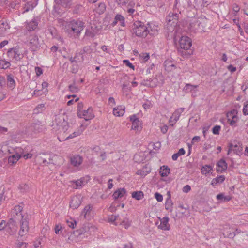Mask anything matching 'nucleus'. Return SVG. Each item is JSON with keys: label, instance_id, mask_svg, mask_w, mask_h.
<instances>
[{"label": "nucleus", "instance_id": "obj_1", "mask_svg": "<svg viewBox=\"0 0 248 248\" xmlns=\"http://www.w3.org/2000/svg\"><path fill=\"white\" fill-rule=\"evenodd\" d=\"M66 31L69 36H73L75 38L78 37L83 30L85 26L84 23L79 20H72L65 25Z\"/></svg>", "mask_w": 248, "mask_h": 248}, {"label": "nucleus", "instance_id": "obj_2", "mask_svg": "<svg viewBox=\"0 0 248 248\" xmlns=\"http://www.w3.org/2000/svg\"><path fill=\"white\" fill-rule=\"evenodd\" d=\"M130 31L137 36L141 38H145L148 34H151L148 28L140 21H136L133 23Z\"/></svg>", "mask_w": 248, "mask_h": 248}, {"label": "nucleus", "instance_id": "obj_3", "mask_svg": "<svg viewBox=\"0 0 248 248\" xmlns=\"http://www.w3.org/2000/svg\"><path fill=\"white\" fill-rule=\"evenodd\" d=\"M179 13L170 12L166 17L167 24L166 25V31L168 33H172L174 31L175 27L178 22Z\"/></svg>", "mask_w": 248, "mask_h": 248}, {"label": "nucleus", "instance_id": "obj_4", "mask_svg": "<svg viewBox=\"0 0 248 248\" xmlns=\"http://www.w3.org/2000/svg\"><path fill=\"white\" fill-rule=\"evenodd\" d=\"M66 117L63 115L56 116L54 123L53 124L54 128L60 131V132L65 133L69 128L68 123L66 120Z\"/></svg>", "mask_w": 248, "mask_h": 248}, {"label": "nucleus", "instance_id": "obj_5", "mask_svg": "<svg viewBox=\"0 0 248 248\" xmlns=\"http://www.w3.org/2000/svg\"><path fill=\"white\" fill-rule=\"evenodd\" d=\"M192 45L191 39L186 36H182L179 40L178 45H177L178 51L184 55H188L186 50H188Z\"/></svg>", "mask_w": 248, "mask_h": 248}, {"label": "nucleus", "instance_id": "obj_6", "mask_svg": "<svg viewBox=\"0 0 248 248\" xmlns=\"http://www.w3.org/2000/svg\"><path fill=\"white\" fill-rule=\"evenodd\" d=\"M29 220L28 216H22L20 221V229L19 231V235L21 237L25 236L29 231Z\"/></svg>", "mask_w": 248, "mask_h": 248}, {"label": "nucleus", "instance_id": "obj_7", "mask_svg": "<svg viewBox=\"0 0 248 248\" xmlns=\"http://www.w3.org/2000/svg\"><path fill=\"white\" fill-rule=\"evenodd\" d=\"M42 155L43 156H39L37 159L38 161L40 162L41 164L44 165H46V163L55 164V163L54 162V161L56 158H59V156L55 155H46L44 154H42Z\"/></svg>", "mask_w": 248, "mask_h": 248}, {"label": "nucleus", "instance_id": "obj_8", "mask_svg": "<svg viewBox=\"0 0 248 248\" xmlns=\"http://www.w3.org/2000/svg\"><path fill=\"white\" fill-rule=\"evenodd\" d=\"M19 51L17 48H12L9 49L7 52V56L9 58V60L11 61H19L22 57V55L18 53Z\"/></svg>", "mask_w": 248, "mask_h": 248}, {"label": "nucleus", "instance_id": "obj_9", "mask_svg": "<svg viewBox=\"0 0 248 248\" xmlns=\"http://www.w3.org/2000/svg\"><path fill=\"white\" fill-rule=\"evenodd\" d=\"M77 115L79 118H83L86 121L91 120L94 117L93 108L91 107L88 108L87 110L79 111L77 113Z\"/></svg>", "mask_w": 248, "mask_h": 248}, {"label": "nucleus", "instance_id": "obj_10", "mask_svg": "<svg viewBox=\"0 0 248 248\" xmlns=\"http://www.w3.org/2000/svg\"><path fill=\"white\" fill-rule=\"evenodd\" d=\"M83 157L78 155H75L70 157L71 164L74 167H78L83 162Z\"/></svg>", "mask_w": 248, "mask_h": 248}, {"label": "nucleus", "instance_id": "obj_11", "mask_svg": "<svg viewBox=\"0 0 248 248\" xmlns=\"http://www.w3.org/2000/svg\"><path fill=\"white\" fill-rule=\"evenodd\" d=\"M29 44L32 51H35L39 46V39L37 35H32L29 37Z\"/></svg>", "mask_w": 248, "mask_h": 248}, {"label": "nucleus", "instance_id": "obj_12", "mask_svg": "<svg viewBox=\"0 0 248 248\" xmlns=\"http://www.w3.org/2000/svg\"><path fill=\"white\" fill-rule=\"evenodd\" d=\"M84 130V128L83 127L82 125H81L80 126V127L78 130L73 132L72 134H71L68 136L67 135V133H65V135L64 136V138H63L62 139V140H61L60 139V137H58V139H59V140L60 141H61L62 140L64 141L68 139L73 138L74 137H76L78 136L81 135L82 133V132H83Z\"/></svg>", "mask_w": 248, "mask_h": 248}, {"label": "nucleus", "instance_id": "obj_13", "mask_svg": "<svg viewBox=\"0 0 248 248\" xmlns=\"http://www.w3.org/2000/svg\"><path fill=\"white\" fill-rule=\"evenodd\" d=\"M37 3L36 0H26V2L23 6V13L32 10L37 5Z\"/></svg>", "mask_w": 248, "mask_h": 248}, {"label": "nucleus", "instance_id": "obj_14", "mask_svg": "<svg viewBox=\"0 0 248 248\" xmlns=\"http://www.w3.org/2000/svg\"><path fill=\"white\" fill-rule=\"evenodd\" d=\"M81 200L80 196H74L72 197L70 203V206L73 209H77L81 204Z\"/></svg>", "mask_w": 248, "mask_h": 248}, {"label": "nucleus", "instance_id": "obj_15", "mask_svg": "<svg viewBox=\"0 0 248 248\" xmlns=\"http://www.w3.org/2000/svg\"><path fill=\"white\" fill-rule=\"evenodd\" d=\"M6 84L7 88L12 90L15 88L16 83L14 79V76L12 75L9 74L7 76Z\"/></svg>", "mask_w": 248, "mask_h": 248}, {"label": "nucleus", "instance_id": "obj_16", "mask_svg": "<svg viewBox=\"0 0 248 248\" xmlns=\"http://www.w3.org/2000/svg\"><path fill=\"white\" fill-rule=\"evenodd\" d=\"M217 171L222 173L227 168V164L223 159H220L217 164Z\"/></svg>", "mask_w": 248, "mask_h": 248}, {"label": "nucleus", "instance_id": "obj_17", "mask_svg": "<svg viewBox=\"0 0 248 248\" xmlns=\"http://www.w3.org/2000/svg\"><path fill=\"white\" fill-rule=\"evenodd\" d=\"M7 229H10L12 233L15 232L17 230V223L13 218H10L6 223Z\"/></svg>", "mask_w": 248, "mask_h": 248}, {"label": "nucleus", "instance_id": "obj_18", "mask_svg": "<svg viewBox=\"0 0 248 248\" xmlns=\"http://www.w3.org/2000/svg\"><path fill=\"white\" fill-rule=\"evenodd\" d=\"M231 151H233L236 154H239L242 151V147H241V144L238 143V144L233 145L232 144H230L229 145V150L228 151V155H229V153Z\"/></svg>", "mask_w": 248, "mask_h": 248}, {"label": "nucleus", "instance_id": "obj_19", "mask_svg": "<svg viewBox=\"0 0 248 248\" xmlns=\"http://www.w3.org/2000/svg\"><path fill=\"white\" fill-rule=\"evenodd\" d=\"M169 218L168 217H164L160 220V224L158 226V228L163 230H169L170 225L168 223Z\"/></svg>", "mask_w": 248, "mask_h": 248}, {"label": "nucleus", "instance_id": "obj_20", "mask_svg": "<svg viewBox=\"0 0 248 248\" xmlns=\"http://www.w3.org/2000/svg\"><path fill=\"white\" fill-rule=\"evenodd\" d=\"M184 108H181L177 109L173 113L172 117H173V124H170L171 126H173L174 124H175L176 122L179 120V117L181 114V113L184 111Z\"/></svg>", "mask_w": 248, "mask_h": 248}, {"label": "nucleus", "instance_id": "obj_21", "mask_svg": "<svg viewBox=\"0 0 248 248\" xmlns=\"http://www.w3.org/2000/svg\"><path fill=\"white\" fill-rule=\"evenodd\" d=\"M21 158L19 152L9 157L8 162L10 165L15 164L17 161Z\"/></svg>", "mask_w": 248, "mask_h": 248}, {"label": "nucleus", "instance_id": "obj_22", "mask_svg": "<svg viewBox=\"0 0 248 248\" xmlns=\"http://www.w3.org/2000/svg\"><path fill=\"white\" fill-rule=\"evenodd\" d=\"M125 193L124 188H119L114 192L112 196L115 200H117L124 197Z\"/></svg>", "mask_w": 248, "mask_h": 248}, {"label": "nucleus", "instance_id": "obj_23", "mask_svg": "<svg viewBox=\"0 0 248 248\" xmlns=\"http://www.w3.org/2000/svg\"><path fill=\"white\" fill-rule=\"evenodd\" d=\"M113 114L116 116H123L124 113V107L119 106L114 108L113 110Z\"/></svg>", "mask_w": 248, "mask_h": 248}, {"label": "nucleus", "instance_id": "obj_24", "mask_svg": "<svg viewBox=\"0 0 248 248\" xmlns=\"http://www.w3.org/2000/svg\"><path fill=\"white\" fill-rule=\"evenodd\" d=\"M23 208L24 206L23 203H21L19 205L15 206L14 210L12 212L13 216L15 217V215H16V216H18V214H19V215H21V217H22V216H23L22 214V212L23 211Z\"/></svg>", "mask_w": 248, "mask_h": 248}, {"label": "nucleus", "instance_id": "obj_25", "mask_svg": "<svg viewBox=\"0 0 248 248\" xmlns=\"http://www.w3.org/2000/svg\"><path fill=\"white\" fill-rule=\"evenodd\" d=\"M106 9V6L105 3L100 2L97 4L95 9V11L99 15L102 14L105 12Z\"/></svg>", "mask_w": 248, "mask_h": 248}, {"label": "nucleus", "instance_id": "obj_26", "mask_svg": "<svg viewBox=\"0 0 248 248\" xmlns=\"http://www.w3.org/2000/svg\"><path fill=\"white\" fill-rule=\"evenodd\" d=\"M191 27L194 28L195 30L202 31L203 30L204 26L202 22L200 20H197L191 24Z\"/></svg>", "mask_w": 248, "mask_h": 248}, {"label": "nucleus", "instance_id": "obj_27", "mask_svg": "<svg viewBox=\"0 0 248 248\" xmlns=\"http://www.w3.org/2000/svg\"><path fill=\"white\" fill-rule=\"evenodd\" d=\"M225 177L224 175H220L212 179L211 184L215 186L218 184L222 183L224 181Z\"/></svg>", "mask_w": 248, "mask_h": 248}, {"label": "nucleus", "instance_id": "obj_28", "mask_svg": "<svg viewBox=\"0 0 248 248\" xmlns=\"http://www.w3.org/2000/svg\"><path fill=\"white\" fill-rule=\"evenodd\" d=\"M139 56L140 58V60H144L146 62L150 57L151 58V60H154V58L155 57V54H153L151 56H150L149 53L143 52L140 54Z\"/></svg>", "mask_w": 248, "mask_h": 248}, {"label": "nucleus", "instance_id": "obj_29", "mask_svg": "<svg viewBox=\"0 0 248 248\" xmlns=\"http://www.w3.org/2000/svg\"><path fill=\"white\" fill-rule=\"evenodd\" d=\"M170 169L167 166L163 165L160 168L159 173L162 177L167 176L170 173Z\"/></svg>", "mask_w": 248, "mask_h": 248}, {"label": "nucleus", "instance_id": "obj_30", "mask_svg": "<svg viewBox=\"0 0 248 248\" xmlns=\"http://www.w3.org/2000/svg\"><path fill=\"white\" fill-rule=\"evenodd\" d=\"M9 29H10V26L7 22L1 23L0 24V36L4 35Z\"/></svg>", "mask_w": 248, "mask_h": 248}, {"label": "nucleus", "instance_id": "obj_31", "mask_svg": "<svg viewBox=\"0 0 248 248\" xmlns=\"http://www.w3.org/2000/svg\"><path fill=\"white\" fill-rule=\"evenodd\" d=\"M217 200L221 202H227L231 200V197L229 196H225L223 193H219L217 196Z\"/></svg>", "mask_w": 248, "mask_h": 248}, {"label": "nucleus", "instance_id": "obj_32", "mask_svg": "<svg viewBox=\"0 0 248 248\" xmlns=\"http://www.w3.org/2000/svg\"><path fill=\"white\" fill-rule=\"evenodd\" d=\"M57 4H60L64 7L70 6L72 4V0H54Z\"/></svg>", "mask_w": 248, "mask_h": 248}, {"label": "nucleus", "instance_id": "obj_33", "mask_svg": "<svg viewBox=\"0 0 248 248\" xmlns=\"http://www.w3.org/2000/svg\"><path fill=\"white\" fill-rule=\"evenodd\" d=\"M132 197L137 200H140L143 198L144 193L142 191H134L132 193Z\"/></svg>", "mask_w": 248, "mask_h": 248}, {"label": "nucleus", "instance_id": "obj_34", "mask_svg": "<svg viewBox=\"0 0 248 248\" xmlns=\"http://www.w3.org/2000/svg\"><path fill=\"white\" fill-rule=\"evenodd\" d=\"M17 152H19V155H21V157H23L25 159H27L31 158L32 156V154L29 153H26L22 148H19L17 149Z\"/></svg>", "mask_w": 248, "mask_h": 248}, {"label": "nucleus", "instance_id": "obj_35", "mask_svg": "<svg viewBox=\"0 0 248 248\" xmlns=\"http://www.w3.org/2000/svg\"><path fill=\"white\" fill-rule=\"evenodd\" d=\"M213 170V167L210 165H205L203 166L201 169V172L204 175L211 172Z\"/></svg>", "mask_w": 248, "mask_h": 248}, {"label": "nucleus", "instance_id": "obj_36", "mask_svg": "<svg viewBox=\"0 0 248 248\" xmlns=\"http://www.w3.org/2000/svg\"><path fill=\"white\" fill-rule=\"evenodd\" d=\"M38 26V23L35 20H32L28 23L26 27L28 31L35 30Z\"/></svg>", "mask_w": 248, "mask_h": 248}, {"label": "nucleus", "instance_id": "obj_37", "mask_svg": "<svg viewBox=\"0 0 248 248\" xmlns=\"http://www.w3.org/2000/svg\"><path fill=\"white\" fill-rule=\"evenodd\" d=\"M156 78L151 79V78L149 79H147L146 81H145L144 85L145 86L154 87L157 86Z\"/></svg>", "mask_w": 248, "mask_h": 248}, {"label": "nucleus", "instance_id": "obj_38", "mask_svg": "<svg viewBox=\"0 0 248 248\" xmlns=\"http://www.w3.org/2000/svg\"><path fill=\"white\" fill-rule=\"evenodd\" d=\"M164 67L168 72L173 71L176 68V66L172 63H164Z\"/></svg>", "mask_w": 248, "mask_h": 248}, {"label": "nucleus", "instance_id": "obj_39", "mask_svg": "<svg viewBox=\"0 0 248 248\" xmlns=\"http://www.w3.org/2000/svg\"><path fill=\"white\" fill-rule=\"evenodd\" d=\"M169 197L167 198L165 204V208L166 210H171L173 203L170 199V192H168Z\"/></svg>", "mask_w": 248, "mask_h": 248}, {"label": "nucleus", "instance_id": "obj_40", "mask_svg": "<svg viewBox=\"0 0 248 248\" xmlns=\"http://www.w3.org/2000/svg\"><path fill=\"white\" fill-rule=\"evenodd\" d=\"M108 220L109 222L113 223L115 225L117 226L118 225L119 222H117L116 221H120L121 219L119 218V215H111L108 217Z\"/></svg>", "mask_w": 248, "mask_h": 248}, {"label": "nucleus", "instance_id": "obj_41", "mask_svg": "<svg viewBox=\"0 0 248 248\" xmlns=\"http://www.w3.org/2000/svg\"><path fill=\"white\" fill-rule=\"evenodd\" d=\"M68 88L69 91L72 93H76L78 92L79 91V88L78 86L76 85V81L75 80L73 81V83L72 84H70L68 86Z\"/></svg>", "mask_w": 248, "mask_h": 248}, {"label": "nucleus", "instance_id": "obj_42", "mask_svg": "<svg viewBox=\"0 0 248 248\" xmlns=\"http://www.w3.org/2000/svg\"><path fill=\"white\" fill-rule=\"evenodd\" d=\"M93 208L92 206L91 205H88L86 206L83 210L81 215H83L85 218H86L87 215H89Z\"/></svg>", "mask_w": 248, "mask_h": 248}, {"label": "nucleus", "instance_id": "obj_43", "mask_svg": "<svg viewBox=\"0 0 248 248\" xmlns=\"http://www.w3.org/2000/svg\"><path fill=\"white\" fill-rule=\"evenodd\" d=\"M197 85H193L190 84H186L185 86L184 87L183 90L186 92H191L197 88Z\"/></svg>", "mask_w": 248, "mask_h": 248}, {"label": "nucleus", "instance_id": "obj_44", "mask_svg": "<svg viewBox=\"0 0 248 248\" xmlns=\"http://www.w3.org/2000/svg\"><path fill=\"white\" fill-rule=\"evenodd\" d=\"M115 18L117 22H120V24L122 26H125L124 18L121 15L117 14Z\"/></svg>", "mask_w": 248, "mask_h": 248}, {"label": "nucleus", "instance_id": "obj_45", "mask_svg": "<svg viewBox=\"0 0 248 248\" xmlns=\"http://www.w3.org/2000/svg\"><path fill=\"white\" fill-rule=\"evenodd\" d=\"M141 123L140 121H138V122H135L132 123V125L131 126L132 129L139 130L141 129Z\"/></svg>", "mask_w": 248, "mask_h": 248}, {"label": "nucleus", "instance_id": "obj_46", "mask_svg": "<svg viewBox=\"0 0 248 248\" xmlns=\"http://www.w3.org/2000/svg\"><path fill=\"white\" fill-rule=\"evenodd\" d=\"M223 235L225 237L233 238L236 235V233L235 232H232L224 230V232H223Z\"/></svg>", "mask_w": 248, "mask_h": 248}, {"label": "nucleus", "instance_id": "obj_47", "mask_svg": "<svg viewBox=\"0 0 248 248\" xmlns=\"http://www.w3.org/2000/svg\"><path fill=\"white\" fill-rule=\"evenodd\" d=\"M119 224L123 226L125 229L128 228L131 225V222L127 218L121 221Z\"/></svg>", "mask_w": 248, "mask_h": 248}, {"label": "nucleus", "instance_id": "obj_48", "mask_svg": "<svg viewBox=\"0 0 248 248\" xmlns=\"http://www.w3.org/2000/svg\"><path fill=\"white\" fill-rule=\"evenodd\" d=\"M45 108L44 105L43 104H41L39 105H38L37 107H36V108L34 109V111L35 113H38L39 112H42Z\"/></svg>", "mask_w": 248, "mask_h": 248}, {"label": "nucleus", "instance_id": "obj_49", "mask_svg": "<svg viewBox=\"0 0 248 248\" xmlns=\"http://www.w3.org/2000/svg\"><path fill=\"white\" fill-rule=\"evenodd\" d=\"M71 72L73 73H76L78 70V65L77 63H71Z\"/></svg>", "mask_w": 248, "mask_h": 248}, {"label": "nucleus", "instance_id": "obj_50", "mask_svg": "<svg viewBox=\"0 0 248 248\" xmlns=\"http://www.w3.org/2000/svg\"><path fill=\"white\" fill-rule=\"evenodd\" d=\"M221 126L219 125L215 126L212 129L213 133L215 135L219 134V131L220 130Z\"/></svg>", "mask_w": 248, "mask_h": 248}, {"label": "nucleus", "instance_id": "obj_51", "mask_svg": "<svg viewBox=\"0 0 248 248\" xmlns=\"http://www.w3.org/2000/svg\"><path fill=\"white\" fill-rule=\"evenodd\" d=\"M62 227L60 224H57L55 226V232L56 234H60L62 232Z\"/></svg>", "mask_w": 248, "mask_h": 248}, {"label": "nucleus", "instance_id": "obj_52", "mask_svg": "<svg viewBox=\"0 0 248 248\" xmlns=\"http://www.w3.org/2000/svg\"><path fill=\"white\" fill-rule=\"evenodd\" d=\"M85 35L87 36L93 37L94 36V33L92 30L87 29L85 32Z\"/></svg>", "mask_w": 248, "mask_h": 248}, {"label": "nucleus", "instance_id": "obj_53", "mask_svg": "<svg viewBox=\"0 0 248 248\" xmlns=\"http://www.w3.org/2000/svg\"><path fill=\"white\" fill-rule=\"evenodd\" d=\"M155 197L158 202H161L163 201V196L159 193H155Z\"/></svg>", "mask_w": 248, "mask_h": 248}, {"label": "nucleus", "instance_id": "obj_54", "mask_svg": "<svg viewBox=\"0 0 248 248\" xmlns=\"http://www.w3.org/2000/svg\"><path fill=\"white\" fill-rule=\"evenodd\" d=\"M5 228H7L6 221L2 220L0 222V231L4 230Z\"/></svg>", "mask_w": 248, "mask_h": 248}, {"label": "nucleus", "instance_id": "obj_55", "mask_svg": "<svg viewBox=\"0 0 248 248\" xmlns=\"http://www.w3.org/2000/svg\"><path fill=\"white\" fill-rule=\"evenodd\" d=\"M67 223L68 224V226L72 229H74L75 227V226L76 225V222L75 220H72V221L67 220Z\"/></svg>", "mask_w": 248, "mask_h": 248}, {"label": "nucleus", "instance_id": "obj_56", "mask_svg": "<svg viewBox=\"0 0 248 248\" xmlns=\"http://www.w3.org/2000/svg\"><path fill=\"white\" fill-rule=\"evenodd\" d=\"M6 85V79L2 76L0 75V86L3 87Z\"/></svg>", "mask_w": 248, "mask_h": 248}, {"label": "nucleus", "instance_id": "obj_57", "mask_svg": "<svg viewBox=\"0 0 248 248\" xmlns=\"http://www.w3.org/2000/svg\"><path fill=\"white\" fill-rule=\"evenodd\" d=\"M35 70L37 76H39L43 73V70L40 67H35Z\"/></svg>", "mask_w": 248, "mask_h": 248}, {"label": "nucleus", "instance_id": "obj_58", "mask_svg": "<svg viewBox=\"0 0 248 248\" xmlns=\"http://www.w3.org/2000/svg\"><path fill=\"white\" fill-rule=\"evenodd\" d=\"M74 183L75 184V185L76 186V188H77V189L81 188L83 186L82 185L81 181L79 180H77L74 181Z\"/></svg>", "mask_w": 248, "mask_h": 248}, {"label": "nucleus", "instance_id": "obj_59", "mask_svg": "<svg viewBox=\"0 0 248 248\" xmlns=\"http://www.w3.org/2000/svg\"><path fill=\"white\" fill-rule=\"evenodd\" d=\"M10 63H0V68L1 69H7L10 66Z\"/></svg>", "mask_w": 248, "mask_h": 248}, {"label": "nucleus", "instance_id": "obj_60", "mask_svg": "<svg viewBox=\"0 0 248 248\" xmlns=\"http://www.w3.org/2000/svg\"><path fill=\"white\" fill-rule=\"evenodd\" d=\"M183 192L184 193H188L191 190V187L189 185H186L183 188Z\"/></svg>", "mask_w": 248, "mask_h": 248}, {"label": "nucleus", "instance_id": "obj_61", "mask_svg": "<svg viewBox=\"0 0 248 248\" xmlns=\"http://www.w3.org/2000/svg\"><path fill=\"white\" fill-rule=\"evenodd\" d=\"M150 171H148V172H145L143 170H138L137 172V174H138V175H141L142 176H146L147 173H149Z\"/></svg>", "mask_w": 248, "mask_h": 248}, {"label": "nucleus", "instance_id": "obj_62", "mask_svg": "<svg viewBox=\"0 0 248 248\" xmlns=\"http://www.w3.org/2000/svg\"><path fill=\"white\" fill-rule=\"evenodd\" d=\"M129 118H130V121H131L132 123H133L135 122H138V121H140L139 119L137 117L136 115L135 114L130 116Z\"/></svg>", "mask_w": 248, "mask_h": 248}, {"label": "nucleus", "instance_id": "obj_63", "mask_svg": "<svg viewBox=\"0 0 248 248\" xmlns=\"http://www.w3.org/2000/svg\"><path fill=\"white\" fill-rule=\"evenodd\" d=\"M83 104L82 102H80L78 103V110H77V113L79 112V111H82L83 110Z\"/></svg>", "mask_w": 248, "mask_h": 248}, {"label": "nucleus", "instance_id": "obj_64", "mask_svg": "<svg viewBox=\"0 0 248 248\" xmlns=\"http://www.w3.org/2000/svg\"><path fill=\"white\" fill-rule=\"evenodd\" d=\"M243 112L245 115H248V104L244 105L243 109Z\"/></svg>", "mask_w": 248, "mask_h": 248}]
</instances>
